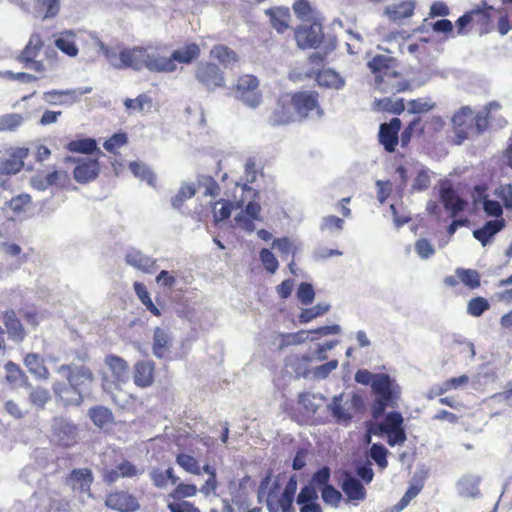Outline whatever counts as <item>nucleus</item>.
<instances>
[{
	"label": "nucleus",
	"mask_w": 512,
	"mask_h": 512,
	"mask_svg": "<svg viewBox=\"0 0 512 512\" xmlns=\"http://www.w3.org/2000/svg\"><path fill=\"white\" fill-rule=\"evenodd\" d=\"M98 48L103 52L107 61L115 68H146L150 72L173 73L177 64H172L171 56H167L166 45H148L120 50L106 47L98 41Z\"/></svg>",
	"instance_id": "f257e3e1"
},
{
	"label": "nucleus",
	"mask_w": 512,
	"mask_h": 512,
	"mask_svg": "<svg viewBox=\"0 0 512 512\" xmlns=\"http://www.w3.org/2000/svg\"><path fill=\"white\" fill-rule=\"evenodd\" d=\"M57 372L68 383L56 382L53 391L66 405H79L86 397L90 396L93 387V374L89 369L76 365H62Z\"/></svg>",
	"instance_id": "f03ea898"
},
{
	"label": "nucleus",
	"mask_w": 512,
	"mask_h": 512,
	"mask_svg": "<svg viewBox=\"0 0 512 512\" xmlns=\"http://www.w3.org/2000/svg\"><path fill=\"white\" fill-rule=\"evenodd\" d=\"M394 58L378 54L367 64L375 75L376 89L381 93L397 94L411 89L407 80L400 79V74L393 69Z\"/></svg>",
	"instance_id": "7ed1b4c3"
},
{
	"label": "nucleus",
	"mask_w": 512,
	"mask_h": 512,
	"mask_svg": "<svg viewBox=\"0 0 512 512\" xmlns=\"http://www.w3.org/2000/svg\"><path fill=\"white\" fill-rule=\"evenodd\" d=\"M371 388L376 395L373 404L372 415L378 418L384 414L387 407H394L400 397V386L388 374H377L371 383Z\"/></svg>",
	"instance_id": "20e7f679"
},
{
	"label": "nucleus",
	"mask_w": 512,
	"mask_h": 512,
	"mask_svg": "<svg viewBox=\"0 0 512 512\" xmlns=\"http://www.w3.org/2000/svg\"><path fill=\"white\" fill-rule=\"evenodd\" d=\"M128 369V364L123 358L113 354L105 357L101 386L105 392L111 394L116 405H121V403L115 392H121L120 384L126 381Z\"/></svg>",
	"instance_id": "39448f33"
},
{
	"label": "nucleus",
	"mask_w": 512,
	"mask_h": 512,
	"mask_svg": "<svg viewBox=\"0 0 512 512\" xmlns=\"http://www.w3.org/2000/svg\"><path fill=\"white\" fill-rule=\"evenodd\" d=\"M297 122L321 119L325 111L320 103V94L315 90L290 92Z\"/></svg>",
	"instance_id": "423d86ee"
},
{
	"label": "nucleus",
	"mask_w": 512,
	"mask_h": 512,
	"mask_svg": "<svg viewBox=\"0 0 512 512\" xmlns=\"http://www.w3.org/2000/svg\"><path fill=\"white\" fill-rule=\"evenodd\" d=\"M236 99L245 105L256 108L262 102V93L259 90V80L251 74L241 75L233 87Z\"/></svg>",
	"instance_id": "0eeeda50"
},
{
	"label": "nucleus",
	"mask_w": 512,
	"mask_h": 512,
	"mask_svg": "<svg viewBox=\"0 0 512 512\" xmlns=\"http://www.w3.org/2000/svg\"><path fill=\"white\" fill-rule=\"evenodd\" d=\"M195 78L208 91H215L226 85L224 72L217 64L209 61L197 64Z\"/></svg>",
	"instance_id": "6e6552de"
},
{
	"label": "nucleus",
	"mask_w": 512,
	"mask_h": 512,
	"mask_svg": "<svg viewBox=\"0 0 512 512\" xmlns=\"http://www.w3.org/2000/svg\"><path fill=\"white\" fill-rule=\"evenodd\" d=\"M297 478L295 475L291 476L286 483L284 490L281 494H277L271 490L267 496V507L270 512H292L293 502L297 491Z\"/></svg>",
	"instance_id": "1a4fd4ad"
},
{
	"label": "nucleus",
	"mask_w": 512,
	"mask_h": 512,
	"mask_svg": "<svg viewBox=\"0 0 512 512\" xmlns=\"http://www.w3.org/2000/svg\"><path fill=\"white\" fill-rule=\"evenodd\" d=\"M294 107L292 105V99L290 98V93H286L281 95L268 118L269 124L277 127L289 125L291 123L297 122L296 113Z\"/></svg>",
	"instance_id": "9d476101"
},
{
	"label": "nucleus",
	"mask_w": 512,
	"mask_h": 512,
	"mask_svg": "<svg viewBox=\"0 0 512 512\" xmlns=\"http://www.w3.org/2000/svg\"><path fill=\"white\" fill-rule=\"evenodd\" d=\"M443 283L451 288H455L459 283H462L469 290H476L481 286V275L475 269L458 267L455 269L454 275H448L444 278Z\"/></svg>",
	"instance_id": "9b49d317"
},
{
	"label": "nucleus",
	"mask_w": 512,
	"mask_h": 512,
	"mask_svg": "<svg viewBox=\"0 0 512 512\" xmlns=\"http://www.w3.org/2000/svg\"><path fill=\"white\" fill-rule=\"evenodd\" d=\"M439 198L445 210L449 212L451 218H456L468 207V202L460 197L450 184L441 186L439 190Z\"/></svg>",
	"instance_id": "f8f14e48"
},
{
	"label": "nucleus",
	"mask_w": 512,
	"mask_h": 512,
	"mask_svg": "<svg viewBox=\"0 0 512 512\" xmlns=\"http://www.w3.org/2000/svg\"><path fill=\"white\" fill-rule=\"evenodd\" d=\"M402 122L399 118H392L388 123H382L378 132V141L385 151L392 153L399 143V132Z\"/></svg>",
	"instance_id": "ddd939ff"
},
{
	"label": "nucleus",
	"mask_w": 512,
	"mask_h": 512,
	"mask_svg": "<svg viewBox=\"0 0 512 512\" xmlns=\"http://www.w3.org/2000/svg\"><path fill=\"white\" fill-rule=\"evenodd\" d=\"M105 504L108 508L119 512H135L140 507L137 498L127 491L109 493Z\"/></svg>",
	"instance_id": "4468645a"
},
{
	"label": "nucleus",
	"mask_w": 512,
	"mask_h": 512,
	"mask_svg": "<svg viewBox=\"0 0 512 512\" xmlns=\"http://www.w3.org/2000/svg\"><path fill=\"white\" fill-rule=\"evenodd\" d=\"M69 482L73 490L79 492V496L82 502H86L87 500H94V497L90 491V485L93 482V475L90 470H74L71 473Z\"/></svg>",
	"instance_id": "2eb2a0df"
},
{
	"label": "nucleus",
	"mask_w": 512,
	"mask_h": 512,
	"mask_svg": "<svg viewBox=\"0 0 512 512\" xmlns=\"http://www.w3.org/2000/svg\"><path fill=\"white\" fill-rule=\"evenodd\" d=\"M295 40L302 49L317 48L323 41L320 25L300 26L295 30Z\"/></svg>",
	"instance_id": "dca6fc26"
},
{
	"label": "nucleus",
	"mask_w": 512,
	"mask_h": 512,
	"mask_svg": "<svg viewBox=\"0 0 512 512\" xmlns=\"http://www.w3.org/2000/svg\"><path fill=\"white\" fill-rule=\"evenodd\" d=\"M452 123L459 143L467 139L473 130L472 109L468 106L461 107L452 117Z\"/></svg>",
	"instance_id": "f3484780"
},
{
	"label": "nucleus",
	"mask_w": 512,
	"mask_h": 512,
	"mask_svg": "<svg viewBox=\"0 0 512 512\" xmlns=\"http://www.w3.org/2000/svg\"><path fill=\"white\" fill-rule=\"evenodd\" d=\"M155 364L152 361L141 360L133 368V381L139 388L150 387L154 382Z\"/></svg>",
	"instance_id": "a211bd4d"
},
{
	"label": "nucleus",
	"mask_w": 512,
	"mask_h": 512,
	"mask_svg": "<svg viewBox=\"0 0 512 512\" xmlns=\"http://www.w3.org/2000/svg\"><path fill=\"white\" fill-rule=\"evenodd\" d=\"M317 500L318 492L312 484L302 487L296 498L300 505V512H323Z\"/></svg>",
	"instance_id": "6ab92c4d"
},
{
	"label": "nucleus",
	"mask_w": 512,
	"mask_h": 512,
	"mask_svg": "<svg viewBox=\"0 0 512 512\" xmlns=\"http://www.w3.org/2000/svg\"><path fill=\"white\" fill-rule=\"evenodd\" d=\"M140 473L141 471L132 462L123 460L115 469L105 471L103 473V480L110 485L119 478H132Z\"/></svg>",
	"instance_id": "aec40b11"
},
{
	"label": "nucleus",
	"mask_w": 512,
	"mask_h": 512,
	"mask_svg": "<svg viewBox=\"0 0 512 512\" xmlns=\"http://www.w3.org/2000/svg\"><path fill=\"white\" fill-rule=\"evenodd\" d=\"M504 227L505 220L503 218L489 220L481 228L473 231V237L478 240L482 246H486Z\"/></svg>",
	"instance_id": "412c9836"
},
{
	"label": "nucleus",
	"mask_w": 512,
	"mask_h": 512,
	"mask_svg": "<svg viewBox=\"0 0 512 512\" xmlns=\"http://www.w3.org/2000/svg\"><path fill=\"white\" fill-rule=\"evenodd\" d=\"M341 488L349 501H363L366 499L367 491L365 487L348 472L344 474Z\"/></svg>",
	"instance_id": "4be33fe9"
},
{
	"label": "nucleus",
	"mask_w": 512,
	"mask_h": 512,
	"mask_svg": "<svg viewBox=\"0 0 512 512\" xmlns=\"http://www.w3.org/2000/svg\"><path fill=\"white\" fill-rule=\"evenodd\" d=\"M265 13L269 16L272 27L279 33H283L289 28V22L291 18L289 8H269L265 11Z\"/></svg>",
	"instance_id": "5701e85b"
},
{
	"label": "nucleus",
	"mask_w": 512,
	"mask_h": 512,
	"mask_svg": "<svg viewBox=\"0 0 512 512\" xmlns=\"http://www.w3.org/2000/svg\"><path fill=\"white\" fill-rule=\"evenodd\" d=\"M200 52L197 43H187L183 48L176 49L170 54L172 64H191L200 56Z\"/></svg>",
	"instance_id": "b1692460"
},
{
	"label": "nucleus",
	"mask_w": 512,
	"mask_h": 512,
	"mask_svg": "<svg viewBox=\"0 0 512 512\" xmlns=\"http://www.w3.org/2000/svg\"><path fill=\"white\" fill-rule=\"evenodd\" d=\"M24 364L28 371L40 380H47L50 376L48 368L44 364V359L37 353H28L24 358Z\"/></svg>",
	"instance_id": "393cba45"
},
{
	"label": "nucleus",
	"mask_w": 512,
	"mask_h": 512,
	"mask_svg": "<svg viewBox=\"0 0 512 512\" xmlns=\"http://www.w3.org/2000/svg\"><path fill=\"white\" fill-rule=\"evenodd\" d=\"M4 325L7 329L9 337L16 343L24 340L26 332L21 322L17 319L16 313L12 310L6 311L4 314Z\"/></svg>",
	"instance_id": "a878e982"
},
{
	"label": "nucleus",
	"mask_w": 512,
	"mask_h": 512,
	"mask_svg": "<svg viewBox=\"0 0 512 512\" xmlns=\"http://www.w3.org/2000/svg\"><path fill=\"white\" fill-rule=\"evenodd\" d=\"M210 57L227 67L239 61V55L230 47L224 44H217L210 50Z\"/></svg>",
	"instance_id": "bb28decb"
},
{
	"label": "nucleus",
	"mask_w": 512,
	"mask_h": 512,
	"mask_svg": "<svg viewBox=\"0 0 512 512\" xmlns=\"http://www.w3.org/2000/svg\"><path fill=\"white\" fill-rule=\"evenodd\" d=\"M315 80L320 87L341 89L344 86L342 77L331 69L320 70L316 74Z\"/></svg>",
	"instance_id": "cd10ccee"
},
{
	"label": "nucleus",
	"mask_w": 512,
	"mask_h": 512,
	"mask_svg": "<svg viewBox=\"0 0 512 512\" xmlns=\"http://www.w3.org/2000/svg\"><path fill=\"white\" fill-rule=\"evenodd\" d=\"M27 153L28 150L22 148L17 153L11 155L10 158L0 164V174L10 175L18 173L24 165L22 159L27 156Z\"/></svg>",
	"instance_id": "c85d7f7f"
},
{
	"label": "nucleus",
	"mask_w": 512,
	"mask_h": 512,
	"mask_svg": "<svg viewBox=\"0 0 512 512\" xmlns=\"http://www.w3.org/2000/svg\"><path fill=\"white\" fill-rule=\"evenodd\" d=\"M373 107L376 111L388 112V113H392L395 115H400L405 110V104H404L403 98H399L397 100H393L390 97L376 99L374 101Z\"/></svg>",
	"instance_id": "c756f323"
},
{
	"label": "nucleus",
	"mask_w": 512,
	"mask_h": 512,
	"mask_svg": "<svg viewBox=\"0 0 512 512\" xmlns=\"http://www.w3.org/2000/svg\"><path fill=\"white\" fill-rule=\"evenodd\" d=\"M170 346V337L166 331L157 327L153 334V353L158 358H163Z\"/></svg>",
	"instance_id": "7c9ffc66"
},
{
	"label": "nucleus",
	"mask_w": 512,
	"mask_h": 512,
	"mask_svg": "<svg viewBox=\"0 0 512 512\" xmlns=\"http://www.w3.org/2000/svg\"><path fill=\"white\" fill-rule=\"evenodd\" d=\"M43 46V41L38 34H33L24 50L19 56V60L24 62L25 66H28L29 61L35 59L39 54L41 48Z\"/></svg>",
	"instance_id": "2f4dec72"
},
{
	"label": "nucleus",
	"mask_w": 512,
	"mask_h": 512,
	"mask_svg": "<svg viewBox=\"0 0 512 512\" xmlns=\"http://www.w3.org/2000/svg\"><path fill=\"white\" fill-rule=\"evenodd\" d=\"M96 176V160L82 162L74 169V179L79 183H86Z\"/></svg>",
	"instance_id": "473e14b6"
},
{
	"label": "nucleus",
	"mask_w": 512,
	"mask_h": 512,
	"mask_svg": "<svg viewBox=\"0 0 512 512\" xmlns=\"http://www.w3.org/2000/svg\"><path fill=\"white\" fill-rule=\"evenodd\" d=\"M126 262L144 272H151L155 266V262L138 251L129 252L126 255Z\"/></svg>",
	"instance_id": "72a5a7b5"
},
{
	"label": "nucleus",
	"mask_w": 512,
	"mask_h": 512,
	"mask_svg": "<svg viewBox=\"0 0 512 512\" xmlns=\"http://www.w3.org/2000/svg\"><path fill=\"white\" fill-rule=\"evenodd\" d=\"M492 108H499V104L491 102L485 106V110L473 115V130L476 135L482 134L489 126V113Z\"/></svg>",
	"instance_id": "f704fd0d"
},
{
	"label": "nucleus",
	"mask_w": 512,
	"mask_h": 512,
	"mask_svg": "<svg viewBox=\"0 0 512 512\" xmlns=\"http://www.w3.org/2000/svg\"><path fill=\"white\" fill-rule=\"evenodd\" d=\"M150 477L153 484L158 488L166 487L168 480H170L173 485L179 482V477L174 474V470L171 467L165 471L154 469Z\"/></svg>",
	"instance_id": "c9c22d12"
},
{
	"label": "nucleus",
	"mask_w": 512,
	"mask_h": 512,
	"mask_svg": "<svg viewBox=\"0 0 512 512\" xmlns=\"http://www.w3.org/2000/svg\"><path fill=\"white\" fill-rule=\"evenodd\" d=\"M59 0H37L35 11L43 19L52 18L59 12Z\"/></svg>",
	"instance_id": "e433bc0d"
},
{
	"label": "nucleus",
	"mask_w": 512,
	"mask_h": 512,
	"mask_svg": "<svg viewBox=\"0 0 512 512\" xmlns=\"http://www.w3.org/2000/svg\"><path fill=\"white\" fill-rule=\"evenodd\" d=\"M306 331L300 330L294 333H280L278 335L279 343L277 350L282 351L289 346L299 345L306 340Z\"/></svg>",
	"instance_id": "4c0bfd02"
},
{
	"label": "nucleus",
	"mask_w": 512,
	"mask_h": 512,
	"mask_svg": "<svg viewBox=\"0 0 512 512\" xmlns=\"http://www.w3.org/2000/svg\"><path fill=\"white\" fill-rule=\"evenodd\" d=\"M134 290L142 304L149 310L154 316H161V312L159 308L153 303L150 294L146 288V286L141 282H135Z\"/></svg>",
	"instance_id": "58836bf2"
},
{
	"label": "nucleus",
	"mask_w": 512,
	"mask_h": 512,
	"mask_svg": "<svg viewBox=\"0 0 512 512\" xmlns=\"http://www.w3.org/2000/svg\"><path fill=\"white\" fill-rule=\"evenodd\" d=\"M415 4L413 1H404L399 4L393 5L387 10L389 17L392 20H401L413 15Z\"/></svg>",
	"instance_id": "ea45409f"
},
{
	"label": "nucleus",
	"mask_w": 512,
	"mask_h": 512,
	"mask_svg": "<svg viewBox=\"0 0 512 512\" xmlns=\"http://www.w3.org/2000/svg\"><path fill=\"white\" fill-rule=\"evenodd\" d=\"M129 169L136 177L146 181L149 185H156V176L153 171L146 165L133 161L129 163Z\"/></svg>",
	"instance_id": "a19ab883"
},
{
	"label": "nucleus",
	"mask_w": 512,
	"mask_h": 512,
	"mask_svg": "<svg viewBox=\"0 0 512 512\" xmlns=\"http://www.w3.org/2000/svg\"><path fill=\"white\" fill-rule=\"evenodd\" d=\"M176 463L186 472L194 475H201L202 470L197 459L186 453H179L176 456Z\"/></svg>",
	"instance_id": "79ce46f5"
},
{
	"label": "nucleus",
	"mask_w": 512,
	"mask_h": 512,
	"mask_svg": "<svg viewBox=\"0 0 512 512\" xmlns=\"http://www.w3.org/2000/svg\"><path fill=\"white\" fill-rule=\"evenodd\" d=\"M196 194V187L193 183L183 184L178 193L171 199V204L174 208H181L184 202L191 199Z\"/></svg>",
	"instance_id": "37998d69"
},
{
	"label": "nucleus",
	"mask_w": 512,
	"mask_h": 512,
	"mask_svg": "<svg viewBox=\"0 0 512 512\" xmlns=\"http://www.w3.org/2000/svg\"><path fill=\"white\" fill-rule=\"evenodd\" d=\"M489 309V301L482 296L473 297L467 303V314L472 317H480Z\"/></svg>",
	"instance_id": "c03bdc74"
},
{
	"label": "nucleus",
	"mask_w": 512,
	"mask_h": 512,
	"mask_svg": "<svg viewBox=\"0 0 512 512\" xmlns=\"http://www.w3.org/2000/svg\"><path fill=\"white\" fill-rule=\"evenodd\" d=\"M212 209L214 221H224L231 216L233 203L228 200L220 199L213 203Z\"/></svg>",
	"instance_id": "a18cd8bd"
},
{
	"label": "nucleus",
	"mask_w": 512,
	"mask_h": 512,
	"mask_svg": "<svg viewBox=\"0 0 512 512\" xmlns=\"http://www.w3.org/2000/svg\"><path fill=\"white\" fill-rule=\"evenodd\" d=\"M51 396L49 391L41 386L31 387L29 393V402L39 408L43 409L46 403L50 400Z\"/></svg>",
	"instance_id": "49530a36"
},
{
	"label": "nucleus",
	"mask_w": 512,
	"mask_h": 512,
	"mask_svg": "<svg viewBox=\"0 0 512 512\" xmlns=\"http://www.w3.org/2000/svg\"><path fill=\"white\" fill-rule=\"evenodd\" d=\"M312 362L310 355H296L291 360L289 365L294 369L297 376L307 377L310 373L308 367Z\"/></svg>",
	"instance_id": "de8ad7c7"
},
{
	"label": "nucleus",
	"mask_w": 512,
	"mask_h": 512,
	"mask_svg": "<svg viewBox=\"0 0 512 512\" xmlns=\"http://www.w3.org/2000/svg\"><path fill=\"white\" fill-rule=\"evenodd\" d=\"M24 118L19 113L0 115V131H13L20 127Z\"/></svg>",
	"instance_id": "09e8293b"
},
{
	"label": "nucleus",
	"mask_w": 512,
	"mask_h": 512,
	"mask_svg": "<svg viewBox=\"0 0 512 512\" xmlns=\"http://www.w3.org/2000/svg\"><path fill=\"white\" fill-rule=\"evenodd\" d=\"M67 149L76 153H92L96 150V140L92 138L73 140L67 144Z\"/></svg>",
	"instance_id": "8fccbe9b"
},
{
	"label": "nucleus",
	"mask_w": 512,
	"mask_h": 512,
	"mask_svg": "<svg viewBox=\"0 0 512 512\" xmlns=\"http://www.w3.org/2000/svg\"><path fill=\"white\" fill-rule=\"evenodd\" d=\"M403 426V417L399 412L388 413L383 422L378 424V429L381 433L389 432Z\"/></svg>",
	"instance_id": "3c124183"
},
{
	"label": "nucleus",
	"mask_w": 512,
	"mask_h": 512,
	"mask_svg": "<svg viewBox=\"0 0 512 512\" xmlns=\"http://www.w3.org/2000/svg\"><path fill=\"white\" fill-rule=\"evenodd\" d=\"M408 112L411 114H421L431 111L436 104L431 98H417L408 102Z\"/></svg>",
	"instance_id": "603ef678"
},
{
	"label": "nucleus",
	"mask_w": 512,
	"mask_h": 512,
	"mask_svg": "<svg viewBox=\"0 0 512 512\" xmlns=\"http://www.w3.org/2000/svg\"><path fill=\"white\" fill-rule=\"evenodd\" d=\"M93 90L92 87L78 88L74 90H64V91H50L44 93V98L47 102L51 104H55L56 102L53 100L55 95L59 96H71L74 100L80 98L82 95L90 93Z\"/></svg>",
	"instance_id": "864d4df0"
},
{
	"label": "nucleus",
	"mask_w": 512,
	"mask_h": 512,
	"mask_svg": "<svg viewBox=\"0 0 512 512\" xmlns=\"http://www.w3.org/2000/svg\"><path fill=\"white\" fill-rule=\"evenodd\" d=\"M329 310L328 305L317 304L310 308L302 309L298 318L300 323H308L311 320L324 315Z\"/></svg>",
	"instance_id": "5fc2aeb1"
},
{
	"label": "nucleus",
	"mask_w": 512,
	"mask_h": 512,
	"mask_svg": "<svg viewBox=\"0 0 512 512\" xmlns=\"http://www.w3.org/2000/svg\"><path fill=\"white\" fill-rule=\"evenodd\" d=\"M128 142V136L125 132H118L113 134L104 143L103 147L109 153H117V151L126 145Z\"/></svg>",
	"instance_id": "6e6d98bb"
},
{
	"label": "nucleus",
	"mask_w": 512,
	"mask_h": 512,
	"mask_svg": "<svg viewBox=\"0 0 512 512\" xmlns=\"http://www.w3.org/2000/svg\"><path fill=\"white\" fill-rule=\"evenodd\" d=\"M176 487L169 494V497L175 500H181L188 497H193L197 494L198 489L194 484L177 483Z\"/></svg>",
	"instance_id": "4d7b16f0"
},
{
	"label": "nucleus",
	"mask_w": 512,
	"mask_h": 512,
	"mask_svg": "<svg viewBox=\"0 0 512 512\" xmlns=\"http://www.w3.org/2000/svg\"><path fill=\"white\" fill-rule=\"evenodd\" d=\"M293 10L302 21H310L314 17L313 8L308 0H296L293 4Z\"/></svg>",
	"instance_id": "13d9d810"
},
{
	"label": "nucleus",
	"mask_w": 512,
	"mask_h": 512,
	"mask_svg": "<svg viewBox=\"0 0 512 512\" xmlns=\"http://www.w3.org/2000/svg\"><path fill=\"white\" fill-rule=\"evenodd\" d=\"M321 497L322 500L327 504L333 507H338L341 500L342 494L332 485H326L321 488Z\"/></svg>",
	"instance_id": "bf43d9fd"
},
{
	"label": "nucleus",
	"mask_w": 512,
	"mask_h": 512,
	"mask_svg": "<svg viewBox=\"0 0 512 512\" xmlns=\"http://www.w3.org/2000/svg\"><path fill=\"white\" fill-rule=\"evenodd\" d=\"M330 408L333 417L336 419L338 423L350 422L352 416L342 407L341 396L333 398Z\"/></svg>",
	"instance_id": "052dcab7"
},
{
	"label": "nucleus",
	"mask_w": 512,
	"mask_h": 512,
	"mask_svg": "<svg viewBox=\"0 0 512 512\" xmlns=\"http://www.w3.org/2000/svg\"><path fill=\"white\" fill-rule=\"evenodd\" d=\"M259 256L264 268L269 273L274 274L279 267V263L275 255L269 249L263 248L260 250Z\"/></svg>",
	"instance_id": "680f3d73"
},
{
	"label": "nucleus",
	"mask_w": 512,
	"mask_h": 512,
	"mask_svg": "<svg viewBox=\"0 0 512 512\" xmlns=\"http://www.w3.org/2000/svg\"><path fill=\"white\" fill-rule=\"evenodd\" d=\"M388 450L380 444H373L370 448V457L376 462L380 468H386Z\"/></svg>",
	"instance_id": "e2e57ef3"
},
{
	"label": "nucleus",
	"mask_w": 512,
	"mask_h": 512,
	"mask_svg": "<svg viewBox=\"0 0 512 512\" xmlns=\"http://www.w3.org/2000/svg\"><path fill=\"white\" fill-rule=\"evenodd\" d=\"M5 369L7 372V380L9 382L14 384H22L26 382L27 377L18 365L14 364L13 362H8L5 365Z\"/></svg>",
	"instance_id": "0e129e2a"
},
{
	"label": "nucleus",
	"mask_w": 512,
	"mask_h": 512,
	"mask_svg": "<svg viewBox=\"0 0 512 512\" xmlns=\"http://www.w3.org/2000/svg\"><path fill=\"white\" fill-rule=\"evenodd\" d=\"M297 298L303 305H309L314 301L315 292L310 283L302 282L297 290Z\"/></svg>",
	"instance_id": "69168bd1"
},
{
	"label": "nucleus",
	"mask_w": 512,
	"mask_h": 512,
	"mask_svg": "<svg viewBox=\"0 0 512 512\" xmlns=\"http://www.w3.org/2000/svg\"><path fill=\"white\" fill-rule=\"evenodd\" d=\"M31 197L29 194H19L16 197H13L9 202L8 206L14 213L24 212L26 207L30 204Z\"/></svg>",
	"instance_id": "338daca9"
},
{
	"label": "nucleus",
	"mask_w": 512,
	"mask_h": 512,
	"mask_svg": "<svg viewBox=\"0 0 512 512\" xmlns=\"http://www.w3.org/2000/svg\"><path fill=\"white\" fill-rule=\"evenodd\" d=\"M273 247L278 249L282 258L288 255L294 256L296 253V247L293 245L292 241L287 237L275 239L273 241Z\"/></svg>",
	"instance_id": "774afa93"
}]
</instances>
